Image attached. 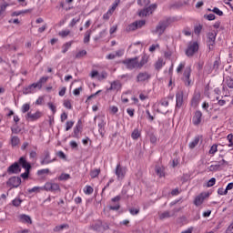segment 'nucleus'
I'll return each instance as SVG.
<instances>
[{
  "label": "nucleus",
  "instance_id": "f257e3e1",
  "mask_svg": "<svg viewBox=\"0 0 233 233\" xmlns=\"http://www.w3.org/2000/svg\"><path fill=\"white\" fill-rule=\"evenodd\" d=\"M171 23H172V19L170 17L160 20L157 25L155 30L152 31V34H157L159 36H161L162 34H165V31L167 30V28L170 26Z\"/></svg>",
  "mask_w": 233,
  "mask_h": 233
},
{
  "label": "nucleus",
  "instance_id": "f03ea898",
  "mask_svg": "<svg viewBox=\"0 0 233 233\" xmlns=\"http://www.w3.org/2000/svg\"><path fill=\"white\" fill-rule=\"evenodd\" d=\"M122 65H125L127 70L139 69L137 56L133 58H126L125 60L122 61Z\"/></svg>",
  "mask_w": 233,
  "mask_h": 233
},
{
  "label": "nucleus",
  "instance_id": "7ed1b4c3",
  "mask_svg": "<svg viewBox=\"0 0 233 233\" xmlns=\"http://www.w3.org/2000/svg\"><path fill=\"white\" fill-rule=\"evenodd\" d=\"M199 50V44L198 42H189L187 48L186 49V56L187 57H194V54Z\"/></svg>",
  "mask_w": 233,
  "mask_h": 233
},
{
  "label": "nucleus",
  "instance_id": "20e7f679",
  "mask_svg": "<svg viewBox=\"0 0 233 233\" xmlns=\"http://www.w3.org/2000/svg\"><path fill=\"white\" fill-rule=\"evenodd\" d=\"M115 174L118 181L125 179V177L127 176V167L121 166V164H117L115 169Z\"/></svg>",
  "mask_w": 233,
  "mask_h": 233
},
{
  "label": "nucleus",
  "instance_id": "39448f33",
  "mask_svg": "<svg viewBox=\"0 0 233 233\" xmlns=\"http://www.w3.org/2000/svg\"><path fill=\"white\" fill-rule=\"evenodd\" d=\"M168 100L167 98H162L158 103L157 112H159L160 114H168Z\"/></svg>",
  "mask_w": 233,
  "mask_h": 233
},
{
  "label": "nucleus",
  "instance_id": "423d86ee",
  "mask_svg": "<svg viewBox=\"0 0 233 233\" xmlns=\"http://www.w3.org/2000/svg\"><path fill=\"white\" fill-rule=\"evenodd\" d=\"M152 77V75H150L148 72L144 71L140 72L137 76V83H148Z\"/></svg>",
  "mask_w": 233,
  "mask_h": 233
},
{
  "label": "nucleus",
  "instance_id": "0eeeda50",
  "mask_svg": "<svg viewBox=\"0 0 233 233\" xmlns=\"http://www.w3.org/2000/svg\"><path fill=\"white\" fill-rule=\"evenodd\" d=\"M192 74V68L190 66H187L183 73L182 81L186 86H190V75Z\"/></svg>",
  "mask_w": 233,
  "mask_h": 233
},
{
  "label": "nucleus",
  "instance_id": "6e6552de",
  "mask_svg": "<svg viewBox=\"0 0 233 233\" xmlns=\"http://www.w3.org/2000/svg\"><path fill=\"white\" fill-rule=\"evenodd\" d=\"M44 190L46 192H57V190H61V187L57 183L46 182L44 186Z\"/></svg>",
  "mask_w": 233,
  "mask_h": 233
},
{
  "label": "nucleus",
  "instance_id": "1a4fd4ad",
  "mask_svg": "<svg viewBox=\"0 0 233 233\" xmlns=\"http://www.w3.org/2000/svg\"><path fill=\"white\" fill-rule=\"evenodd\" d=\"M54 161H56V158H50V151L48 149H46L43 153L40 165H50V163H54Z\"/></svg>",
  "mask_w": 233,
  "mask_h": 233
},
{
  "label": "nucleus",
  "instance_id": "9d476101",
  "mask_svg": "<svg viewBox=\"0 0 233 233\" xmlns=\"http://www.w3.org/2000/svg\"><path fill=\"white\" fill-rule=\"evenodd\" d=\"M43 117V112L36 111L35 113L28 112L25 115L26 121H37V119H41Z\"/></svg>",
  "mask_w": 233,
  "mask_h": 233
},
{
  "label": "nucleus",
  "instance_id": "9b49d317",
  "mask_svg": "<svg viewBox=\"0 0 233 233\" xmlns=\"http://www.w3.org/2000/svg\"><path fill=\"white\" fill-rule=\"evenodd\" d=\"M6 185L7 187H11V188H17L21 185V177H12L7 180Z\"/></svg>",
  "mask_w": 233,
  "mask_h": 233
},
{
  "label": "nucleus",
  "instance_id": "f8f14e48",
  "mask_svg": "<svg viewBox=\"0 0 233 233\" xmlns=\"http://www.w3.org/2000/svg\"><path fill=\"white\" fill-rule=\"evenodd\" d=\"M216 33L209 32L208 33L207 44L209 50H214V45H216Z\"/></svg>",
  "mask_w": 233,
  "mask_h": 233
},
{
  "label": "nucleus",
  "instance_id": "ddd939ff",
  "mask_svg": "<svg viewBox=\"0 0 233 233\" xmlns=\"http://www.w3.org/2000/svg\"><path fill=\"white\" fill-rule=\"evenodd\" d=\"M209 194L208 193H200L198 197H196L194 200V205L196 207H199L200 205H203V201L208 198Z\"/></svg>",
  "mask_w": 233,
  "mask_h": 233
},
{
  "label": "nucleus",
  "instance_id": "4468645a",
  "mask_svg": "<svg viewBox=\"0 0 233 233\" xmlns=\"http://www.w3.org/2000/svg\"><path fill=\"white\" fill-rule=\"evenodd\" d=\"M183 97H184L183 91H178L176 93V110L183 106V101H184Z\"/></svg>",
  "mask_w": 233,
  "mask_h": 233
},
{
  "label": "nucleus",
  "instance_id": "2eb2a0df",
  "mask_svg": "<svg viewBox=\"0 0 233 233\" xmlns=\"http://www.w3.org/2000/svg\"><path fill=\"white\" fill-rule=\"evenodd\" d=\"M21 172V166H19V163L15 162L7 168L8 174H19Z\"/></svg>",
  "mask_w": 233,
  "mask_h": 233
},
{
  "label": "nucleus",
  "instance_id": "dca6fc26",
  "mask_svg": "<svg viewBox=\"0 0 233 233\" xmlns=\"http://www.w3.org/2000/svg\"><path fill=\"white\" fill-rule=\"evenodd\" d=\"M201 117H203V113H201V111H196L192 119L193 125H195V127L201 125Z\"/></svg>",
  "mask_w": 233,
  "mask_h": 233
},
{
  "label": "nucleus",
  "instance_id": "f3484780",
  "mask_svg": "<svg viewBox=\"0 0 233 233\" xmlns=\"http://www.w3.org/2000/svg\"><path fill=\"white\" fill-rule=\"evenodd\" d=\"M112 203H116V206H110L109 210H119L121 208V205H119V201H121V196H116L111 199Z\"/></svg>",
  "mask_w": 233,
  "mask_h": 233
},
{
  "label": "nucleus",
  "instance_id": "a211bd4d",
  "mask_svg": "<svg viewBox=\"0 0 233 233\" xmlns=\"http://www.w3.org/2000/svg\"><path fill=\"white\" fill-rule=\"evenodd\" d=\"M18 165H21L22 168H25V170H30L32 168V166L26 161L25 157L19 158Z\"/></svg>",
  "mask_w": 233,
  "mask_h": 233
},
{
  "label": "nucleus",
  "instance_id": "6ab92c4d",
  "mask_svg": "<svg viewBox=\"0 0 233 233\" xmlns=\"http://www.w3.org/2000/svg\"><path fill=\"white\" fill-rule=\"evenodd\" d=\"M224 163H227V161H225V159H222L218 164L209 166V172H218V170H221V166H223Z\"/></svg>",
  "mask_w": 233,
  "mask_h": 233
},
{
  "label": "nucleus",
  "instance_id": "aec40b11",
  "mask_svg": "<svg viewBox=\"0 0 233 233\" xmlns=\"http://www.w3.org/2000/svg\"><path fill=\"white\" fill-rule=\"evenodd\" d=\"M18 219L20 223H27L29 225H32V218L26 214H21L18 216Z\"/></svg>",
  "mask_w": 233,
  "mask_h": 233
},
{
  "label": "nucleus",
  "instance_id": "412c9836",
  "mask_svg": "<svg viewBox=\"0 0 233 233\" xmlns=\"http://www.w3.org/2000/svg\"><path fill=\"white\" fill-rule=\"evenodd\" d=\"M99 122H98V132L100 134V136H105V126L106 125L105 123V120L103 119V117H98Z\"/></svg>",
  "mask_w": 233,
  "mask_h": 233
},
{
  "label": "nucleus",
  "instance_id": "4be33fe9",
  "mask_svg": "<svg viewBox=\"0 0 233 233\" xmlns=\"http://www.w3.org/2000/svg\"><path fill=\"white\" fill-rule=\"evenodd\" d=\"M121 86H122L121 82H119V80H115V81L111 82V86L107 90H109V91L116 90V92H117V91L121 90Z\"/></svg>",
  "mask_w": 233,
  "mask_h": 233
},
{
  "label": "nucleus",
  "instance_id": "5701e85b",
  "mask_svg": "<svg viewBox=\"0 0 233 233\" xmlns=\"http://www.w3.org/2000/svg\"><path fill=\"white\" fill-rule=\"evenodd\" d=\"M92 230H96V232H101L103 230V221L97 220L95 224L90 226Z\"/></svg>",
  "mask_w": 233,
  "mask_h": 233
},
{
  "label": "nucleus",
  "instance_id": "b1692460",
  "mask_svg": "<svg viewBox=\"0 0 233 233\" xmlns=\"http://www.w3.org/2000/svg\"><path fill=\"white\" fill-rule=\"evenodd\" d=\"M35 88H37V85L35 83H33L31 85H29L26 87H24L23 89V93L24 94H32L34 92V90H35Z\"/></svg>",
  "mask_w": 233,
  "mask_h": 233
},
{
  "label": "nucleus",
  "instance_id": "393cba45",
  "mask_svg": "<svg viewBox=\"0 0 233 233\" xmlns=\"http://www.w3.org/2000/svg\"><path fill=\"white\" fill-rule=\"evenodd\" d=\"M79 132H81V120L78 121L73 131V137L79 139Z\"/></svg>",
  "mask_w": 233,
  "mask_h": 233
},
{
  "label": "nucleus",
  "instance_id": "a878e982",
  "mask_svg": "<svg viewBox=\"0 0 233 233\" xmlns=\"http://www.w3.org/2000/svg\"><path fill=\"white\" fill-rule=\"evenodd\" d=\"M148 56L147 55H143L141 57V60L138 61V70H141L143 68L144 65H147L148 63Z\"/></svg>",
  "mask_w": 233,
  "mask_h": 233
},
{
  "label": "nucleus",
  "instance_id": "bb28decb",
  "mask_svg": "<svg viewBox=\"0 0 233 233\" xmlns=\"http://www.w3.org/2000/svg\"><path fill=\"white\" fill-rule=\"evenodd\" d=\"M48 81V76H42L36 83H35L38 88V90H41L43 88V85Z\"/></svg>",
  "mask_w": 233,
  "mask_h": 233
},
{
  "label": "nucleus",
  "instance_id": "cd10ccee",
  "mask_svg": "<svg viewBox=\"0 0 233 233\" xmlns=\"http://www.w3.org/2000/svg\"><path fill=\"white\" fill-rule=\"evenodd\" d=\"M72 43H74V42L73 41L66 42V44H64L62 46V54H66V52H68V50L72 46Z\"/></svg>",
  "mask_w": 233,
  "mask_h": 233
},
{
  "label": "nucleus",
  "instance_id": "c85d7f7f",
  "mask_svg": "<svg viewBox=\"0 0 233 233\" xmlns=\"http://www.w3.org/2000/svg\"><path fill=\"white\" fill-rule=\"evenodd\" d=\"M139 17H147V15H150V9L146 7L138 12Z\"/></svg>",
  "mask_w": 233,
  "mask_h": 233
},
{
  "label": "nucleus",
  "instance_id": "c756f323",
  "mask_svg": "<svg viewBox=\"0 0 233 233\" xmlns=\"http://www.w3.org/2000/svg\"><path fill=\"white\" fill-rule=\"evenodd\" d=\"M168 218H174L171 211H164L159 215V219H167Z\"/></svg>",
  "mask_w": 233,
  "mask_h": 233
},
{
  "label": "nucleus",
  "instance_id": "7c9ffc66",
  "mask_svg": "<svg viewBox=\"0 0 233 233\" xmlns=\"http://www.w3.org/2000/svg\"><path fill=\"white\" fill-rule=\"evenodd\" d=\"M92 35V30H87L84 35V43L86 45L87 43H90V36Z\"/></svg>",
  "mask_w": 233,
  "mask_h": 233
},
{
  "label": "nucleus",
  "instance_id": "2f4dec72",
  "mask_svg": "<svg viewBox=\"0 0 233 233\" xmlns=\"http://www.w3.org/2000/svg\"><path fill=\"white\" fill-rule=\"evenodd\" d=\"M64 228H70V226L68 224H62L60 226H56L54 228V232H61V230H64Z\"/></svg>",
  "mask_w": 233,
  "mask_h": 233
},
{
  "label": "nucleus",
  "instance_id": "473e14b6",
  "mask_svg": "<svg viewBox=\"0 0 233 233\" xmlns=\"http://www.w3.org/2000/svg\"><path fill=\"white\" fill-rule=\"evenodd\" d=\"M8 6H10V4L6 2L0 5V17L5 15V12L6 11V8H8Z\"/></svg>",
  "mask_w": 233,
  "mask_h": 233
},
{
  "label": "nucleus",
  "instance_id": "72a5a7b5",
  "mask_svg": "<svg viewBox=\"0 0 233 233\" xmlns=\"http://www.w3.org/2000/svg\"><path fill=\"white\" fill-rule=\"evenodd\" d=\"M127 32H134L137 30V23L133 22L132 24L128 25L127 27L126 28Z\"/></svg>",
  "mask_w": 233,
  "mask_h": 233
},
{
  "label": "nucleus",
  "instance_id": "f704fd0d",
  "mask_svg": "<svg viewBox=\"0 0 233 233\" xmlns=\"http://www.w3.org/2000/svg\"><path fill=\"white\" fill-rule=\"evenodd\" d=\"M131 137L132 139H139V137H141V132H139V129L136 128L134 129V131L131 134Z\"/></svg>",
  "mask_w": 233,
  "mask_h": 233
},
{
  "label": "nucleus",
  "instance_id": "c9c22d12",
  "mask_svg": "<svg viewBox=\"0 0 233 233\" xmlns=\"http://www.w3.org/2000/svg\"><path fill=\"white\" fill-rule=\"evenodd\" d=\"M99 174H101V169H92L90 171V176L92 177V179H96V177H97L99 176Z\"/></svg>",
  "mask_w": 233,
  "mask_h": 233
},
{
  "label": "nucleus",
  "instance_id": "e433bc0d",
  "mask_svg": "<svg viewBox=\"0 0 233 233\" xmlns=\"http://www.w3.org/2000/svg\"><path fill=\"white\" fill-rule=\"evenodd\" d=\"M28 12H32V10L27 9L24 11H15L11 14L12 17H17V15H21V14H28Z\"/></svg>",
  "mask_w": 233,
  "mask_h": 233
},
{
  "label": "nucleus",
  "instance_id": "4c0bfd02",
  "mask_svg": "<svg viewBox=\"0 0 233 233\" xmlns=\"http://www.w3.org/2000/svg\"><path fill=\"white\" fill-rule=\"evenodd\" d=\"M199 144V137H196L192 142L189 143V148H196Z\"/></svg>",
  "mask_w": 233,
  "mask_h": 233
},
{
  "label": "nucleus",
  "instance_id": "58836bf2",
  "mask_svg": "<svg viewBox=\"0 0 233 233\" xmlns=\"http://www.w3.org/2000/svg\"><path fill=\"white\" fill-rule=\"evenodd\" d=\"M41 190H45V187H34L33 188L28 189L29 194H33L34 192H41Z\"/></svg>",
  "mask_w": 233,
  "mask_h": 233
},
{
  "label": "nucleus",
  "instance_id": "ea45409f",
  "mask_svg": "<svg viewBox=\"0 0 233 233\" xmlns=\"http://www.w3.org/2000/svg\"><path fill=\"white\" fill-rule=\"evenodd\" d=\"M108 77V73L106 71H102L101 74L98 73L97 80L103 81Z\"/></svg>",
  "mask_w": 233,
  "mask_h": 233
},
{
  "label": "nucleus",
  "instance_id": "a19ab883",
  "mask_svg": "<svg viewBox=\"0 0 233 233\" xmlns=\"http://www.w3.org/2000/svg\"><path fill=\"white\" fill-rule=\"evenodd\" d=\"M155 171L157 176H159V177H165V171H163V168H161L160 167H156Z\"/></svg>",
  "mask_w": 233,
  "mask_h": 233
},
{
  "label": "nucleus",
  "instance_id": "79ce46f5",
  "mask_svg": "<svg viewBox=\"0 0 233 233\" xmlns=\"http://www.w3.org/2000/svg\"><path fill=\"white\" fill-rule=\"evenodd\" d=\"M121 3V0H115V2L113 3L111 8L109 9V12H111L112 14H114V12L116 11V9L117 8L118 5Z\"/></svg>",
  "mask_w": 233,
  "mask_h": 233
},
{
  "label": "nucleus",
  "instance_id": "37998d69",
  "mask_svg": "<svg viewBox=\"0 0 233 233\" xmlns=\"http://www.w3.org/2000/svg\"><path fill=\"white\" fill-rule=\"evenodd\" d=\"M163 65H165L163 59H158L155 64L156 70H161V68H163Z\"/></svg>",
  "mask_w": 233,
  "mask_h": 233
},
{
  "label": "nucleus",
  "instance_id": "c03bdc74",
  "mask_svg": "<svg viewBox=\"0 0 233 233\" xmlns=\"http://www.w3.org/2000/svg\"><path fill=\"white\" fill-rule=\"evenodd\" d=\"M21 203H23V199L16 198L14 200H12L13 207H21Z\"/></svg>",
  "mask_w": 233,
  "mask_h": 233
},
{
  "label": "nucleus",
  "instance_id": "a18cd8bd",
  "mask_svg": "<svg viewBox=\"0 0 233 233\" xmlns=\"http://www.w3.org/2000/svg\"><path fill=\"white\" fill-rule=\"evenodd\" d=\"M59 181H68L70 179V174L63 173L58 177Z\"/></svg>",
  "mask_w": 233,
  "mask_h": 233
},
{
  "label": "nucleus",
  "instance_id": "49530a36",
  "mask_svg": "<svg viewBox=\"0 0 233 233\" xmlns=\"http://www.w3.org/2000/svg\"><path fill=\"white\" fill-rule=\"evenodd\" d=\"M80 21H81V16L73 18L72 21H71L70 24H69V26H70L71 28H73V26H76V25H77V23H79Z\"/></svg>",
  "mask_w": 233,
  "mask_h": 233
},
{
  "label": "nucleus",
  "instance_id": "de8ad7c7",
  "mask_svg": "<svg viewBox=\"0 0 233 233\" xmlns=\"http://www.w3.org/2000/svg\"><path fill=\"white\" fill-rule=\"evenodd\" d=\"M137 5H139V6H148L150 0H137Z\"/></svg>",
  "mask_w": 233,
  "mask_h": 233
},
{
  "label": "nucleus",
  "instance_id": "09e8293b",
  "mask_svg": "<svg viewBox=\"0 0 233 233\" xmlns=\"http://www.w3.org/2000/svg\"><path fill=\"white\" fill-rule=\"evenodd\" d=\"M86 56V50H81L76 55V59H81V57H85Z\"/></svg>",
  "mask_w": 233,
  "mask_h": 233
},
{
  "label": "nucleus",
  "instance_id": "8fccbe9b",
  "mask_svg": "<svg viewBox=\"0 0 233 233\" xmlns=\"http://www.w3.org/2000/svg\"><path fill=\"white\" fill-rule=\"evenodd\" d=\"M227 141H228V144H227L228 147L233 146V135L232 134L228 135Z\"/></svg>",
  "mask_w": 233,
  "mask_h": 233
},
{
  "label": "nucleus",
  "instance_id": "3c124183",
  "mask_svg": "<svg viewBox=\"0 0 233 233\" xmlns=\"http://www.w3.org/2000/svg\"><path fill=\"white\" fill-rule=\"evenodd\" d=\"M58 35H60V37H67V35H70V30H63V31H60L58 33Z\"/></svg>",
  "mask_w": 233,
  "mask_h": 233
},
{
  "label": "nucleus",
  "instance_id": "603ef678",
  "mask_svg": "<svg viewBox=\"0 0 233 233\" xmlns=\"http://www.w3.org/2000/svg\"><path fill=\"white\" fill-rule=\"evenodd\" d=\"M219 65H221V61L218 59L214 61L213 66H212V70H218L219 68Z\"/></svg>",
  "mask_w": 233,
  "mask_h": 233
},
{
  "label": "nucleus",
  "instance_id": "864d4df0",
  "mask_svg": "<svg viewBox=\"0 0 233 233\" xmlns=\"http://www.w3.org/2000/svg\"><path fill=\"white\" fill-rule=\"evenodd\" d=\"M85 194L90 196V194H94V187L92 186H86V190H84Z\"/></svg>",
  "mask_w": 233,
  "mask_h": 233
},
{
  "label": "nucleus",
  "instance_id": "5fc2aeb1",
  "mask_svg": "<svg viewBox=\"0 0 233 233\" xmlns=\"http://www.w3.org/2000/svg\"><path fill=\"white\" fill-rule=\"evenodd\" d=\"M19 137H13L12 138H11V145L13 146V147H17V144L19 143Z\"/></svg>",
  "mask_w": 233,
  "mask_h": 233
},
{
  "label": "nucleus",
  "instance_id": "6e6d98bb",
  "mask_svg": "<svg viewBox=\"0 0 233 233\" xmlns=\"http://www.w3.org/2000/svg\"><path fill=\"white\" fill-rule=\"evenodd\" d=\"M74 121H67L66 123V132H68V130L72 129V127H74Z\"/></svg>",
  "mask_w": 233,
  "mask_h": 233
},
{
  "label": "nucleus",
  "instance_id": "4d7b16f0",
  "mask_svg": "<svg viewBox=\"0 0 233 233\" xmlns=\"http://www.w3.org/2000/svg\"><path fill=\"white\" fill-rule=\"evenodd\" d=\"M135 23H137V28H143V26H145L146 25V21L145 20H138V21H135Z\"/></svg>",
  "mask_w": 233,
  "mask_h": 233
},
{
  "label": "nucleus",
  "instance_id": "13d9d810",
  "mask_svg": "<svg viewBox=\"0 0 233 233\" xmlns=\"http://www.w3.org/2000/svg\"><path fill=\"white\" fill-rule=\"evenodd\" d=\"M201 30H203V25H198L195 26L194 32L197 35H199L201 34Z\"/></svg>",
  "mask_w": 233,
  "mask_h": 233
},
{
  "label": "nucleus",
  "instance_id": "bf43d9fd",
  "mask_svg": "<svg viewBox=\"0 0 233 233\" xmlns=\"http://www.w3.org/2000/svg\"><path fill=\"white\" fill-rule=\"evenodd\" d=\"M30 110V104H24L22 106V113L26 114Z\"/></svg>",
  "mask_w": 233,
  "mask_h": 233
},
{
  "label": "nucleus",
  "instance_id": "052dcab7",
  "mask_svg": "<svg viewBox=\"0 0 233 233\" xmlns=\"http://www.w3.org/2000/svg\"><path fill=\"white\" fill-rule=\"evenodd\" d=\"M44 174H50V169H40L37 171V176H44Z\"/></svg>",
  "mask_w": 233,
  "mask_h": 233
},
{
  "label": "nucleus",
  "instance_id": "680f3d73",
  "mask_svg": "<svg viewBox=\"0 0 233 233\" xmlns=\"http://www.w3.org/2000/svg\"><path fill=\"white\" fill-rule=\"evenodd\" d=\"M64 106L68 110H72V103L70 102V100H65Z\"/></svg>",
  "mask_w": 233,
  "mask_h": 233
},
{
  "label": "nucleus",
  "instance_id": "e2e57ef3",
  "mask_svg": "<svg viewBox=\"0 0 233 233\" xmlns=\"http://www.w3.org/2000/svg\"><path fill=\"white\" fill-rule=\"evenodd\" d=\"M217 152H218V145L214 144V145L210 147V149H209V154L214 155V154L217 153Z\"/></svg>",
  "mask_w": 233,
  "mask_h": 233
},
{
  "label": "nucleus",
  "instance_id": "0e129e2a",
  "mask_svg": "<svg viewBox=\"0 0 233 233\" xmlns=\"http://www.w3.org/2000/svg\"><path fill=\"white\" fill-rule=\"evenodd\" d=\"M198 103H199V99L194 96L191 100V106L196 107L198 106Z\"/></svg>",
  "mask_w": 233,
  "mask_h": 233
},
{
  "label": "nucleus",
  "instance_id": "69168bd1",
  "mask_svg": "<svg viewBox=\"0 0 233 233\" xmlns=\"http://www.w3.org/2000/svg\"><path fill=\"white\" fill-rule=\"evenodd\" d=\"M212 12L217 15H220V16L223 15V11L219 10V8L218 7H214Z\"/></svg>",
  "mask_w": 233,
  "mask_h": 233
},
{
  "label": "nucleus",
  "instance_id": "338daca9",
  "mask_svg": "<svg viewBox=\"0 0 233 233\" xmlns=\"http://www.w3.org/2000/svg\"><path fill=\"white\" fill-rule=\"evenodd\" d=\"M216 185V178L212 177L211 179L208 180L207 187H214Z\"/></svg>",
  "mask_w": 233,
  "mask_h": 233
},
{
  "label": "nucleus",
  "instance_id": "774afa93",
  "mask_svg": "<svg viewBox=\"0 0 233 233\" xmlns=\"http://www.w3.org/2000/svg\"><path fill=\"white\" fill-rule=\"evenodd\" d=\"M225 233H233V222L227 228Z\"/></svg>",
  "mask_w": 233,
  "mask_h": 233
}]
</instances>
